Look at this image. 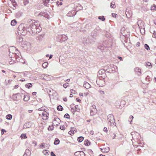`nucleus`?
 Returning a JSON list of instances; mask_svg holds the SVG:
<instances>
[{"mask_svg": "<svg viewBox=\"0 0 156 156\" xmlns=\"http://www.w3.org/2000/svg\"><path fill=\"white\" fill-rule=\"evenodd\" d=\"M30 32L31 34L35 35L37 33H39L41 30L40 27V24L38 21L34 22L29 24Z\"/></svg>", "mask_w": 156, "mask_h": 156, "instance_id": "f257e3e1", "label": "nucleus"}, {"mask_svg": "<svg viewBox=\"0 0 156 156\" xmlns=\"http://www.w3.org/2000/svg\"><path fill=\"white\" fill-rule=\"evenodd\" d=\"M30 25L29 24H21L18 27L19 33L23 35L26 34L27 31L30 32Z\"/></svg>", "mask_w": 156, "mask_h": 156, "instance_id": "f03ea898", "label": "nucleus"}, {"mask_svg": "<svg viewBox=\"0 0 156 156\" xmlns=\"http://www.w3.org/2000/svg\"><path fill=\"white\" fill-rule=\"evenodd\" d=\"M90 115L93 116L95 115L97 113V109L96 106L93 105L90 107Z\"/></svg>", "mask_w": 156, "mask_h": 156, "instance_id": "7ed1b4c3", "label": "nucleus"}, {"mask_svg": "<svg viewBox=\"0 0 156 156\" xmlns=\"http://www.w3.org/2000/svg\"><path fill=\"white\" fill-rule=\"evenodd\" d=\"M108 120L110 123L111 125L112 123H113L114 121V119L113 115L112 114H109L108 116Z\"/></svg>", "mask_w": 156, "mask_h": 156, "instance_id": "20e7f679", "label": "nucleus"}, {"mask_svg": "<svg viewBox=\"0 0 156 156\" xmlns=\"http://www.w3.org/2000/svg\"><path fill=\"white\" fill-rule=\"evenodd\" d=\"M89 39L88 38V37H84L82 39V43L85 45H88L89 44Z\"/></svg>", "mask_w": 156, "mask_h": 156, "instance_id": "39448f33", "label": "nucleus"}, {"mask_svg": "<svg viewBox=\"0 0 156 156\" xmlns=\"http://www.w3.org/2000/svg\"><path fill=\"white\" fill-rule=\"evenodd\" d=\"M49 114L46 112H43L42 113V117L44 120H46L48 118Z\"/></svg>", "mask_w": 156, "mask_h": 156, "instance_id": "423d86ee", "label": "nucleus"}, {"mask_svg": "<svg viewBox=\"0 0 156 156\" xmlns=\"http://www.w3.org/2000/svg\"><path fill=\"white\" fill-rule=\"evenodd\" d=\"M38 16H43L45 18H47L48 19L49 18V16L48 14L46 12H42L39 13Z\"/></svg>", "mask_w": 156, "mask_h": 156, "instance_id": "0eeeda50", "label": "nucleus"}, {"mask_svg": "<svg viewBox=\"0 0 156 156\" xmlns=\"http://www.w3.org/2000/svg\"><path fill=\"white\" fill-rule=\"evenodd\" d=\"M38 16H43L45 18H47L48 19L49 18V16L48 14L46 12H42L39 13Z\"/></svg>", "mask_w": 156, "mask_h": 156, "instance_id": "6e6552de", "label": "nucleus"}, {"mask_svg": "<svg viewBox=\"0 0 156 156\" xmlns=\"http://www.w3.org/2000/svg\"><path fill=\"white\" fill-rule=\"evenodd\" d=\"M76 12L74 10H72L67 13V16L68 17L73 16H75L76 14Z\"/></svg>", "mask_w": 156, "mask_h": 156, "instance_id": "1a4fd4ad", "label": "nucleus"}, {"mask_svg": "<svg viewBox=\"0 0 156 156\" xmlns=\"http://www.w3.org/2000/svg\"><path fill=\"white\" fill-rule=\"evenodd\" d=\"M75 156H84L85 154L83 151H78L74 153Z\"/></svg>", "mask_w": 156, "mask_h": 156, "instance_id": "9d476101", "label": "nucleus"}, {"mask_svg": "<svg viewBox=\"0 0 156 156\" xmlns=\"http://www.w3.org/2000/svg\"><path fill=\"white\" fill-rule=\"evenodd\" d=\"M140 28L141 29H144V25L143 23L141 20H139L137 22Z\"/></svg>", "mask_w": 156, "mask_h": 156, "instance_id": "9b49d317", "label": "nucleus"}, {"mask_svg": "<svg viewBox=\"0 0 156 156\" xmlns=\"http://www.w3.org/2000/svg\"><path fill=\"white\" fill-rule=\"evenodd\" d=\"M49 145L48 144L44 143H42L40 146V148L43 149L44 148H48Z\"/></svg>", "mask_w": 156, "mask_h": 156, "instance_id": "f8f14e48", "label": "nucleus"}, {"mask_svg": "<svg viewBox=\"0 0 156 156\" xmlns=\"http://www.w3.org/2000/svg\"><path fill=\"white\" fill-rule=\"evenodd\" d=\"M100 149L102 152L106 153L108 152L109 151L110 149L108 147L103 148H100Z\"/></svg>", "mask_w": 156, "mask_h": 156, "instance_id": "ddd939ff", "label": "nucleus"}, {"mask_svg": "<svg viewBox=\"0 0 156 156\" xmlns=\"http://www.w3.org/2000/svg\"><path fill=\"white\" fill-rule=\"evenodd\" d=\"M83 86L86 89H89L91 87V85L87 82H85Z\"/></svg>", "mask_w": 156, "mask_h": 156, "instance_id": "4468645a", "label": "nucleus"}, {"mask_svg": "<svg viewBox=\"0 0 156 156\" xmlns=\"http://www.w3.org/2000/svg\"><path fill=\"white\" fill-rule=\"evenodd\" d=\"M98 75H104V77H105V76H106V74L105 73V72L103 70H100L98 71Z\"/></svg>", "mask_w": 156, "mask_h": 156, "instance_id": "2eb2a0df", "label": "nucleus"}, {"mask_svg": "<svg viewBox=\"0 0 156 156\" xmlns=\"http://www.w3.org/2000/svg\"><path fill=\"white\" fill-rule=\"evenodd\" d=\"M29 100V97L28 95H24L23 100L24 101H27Z\"/></svg>", "mask_w": 156, "mask_h": 156, "instance_id": "dca6fc26", "label": "nucleus"}, {"mask_svg": "<svg viewBox=\"0 0 156 156\" xmlns=\"http://www.w3.org/2000/svg\"><path fill=\"white\" fill-rule=\"evenodd\" d=\"M19 94V93H18V94H15L13 95L12 98L14 100H15V101L17 100V96H18Z\"/></svg>", "mask_w": 156, "mask_h": 156, "instance_id": "f3484780", "label": "nucleus"}, {"mask_svg": "<svg viewBox=\"0 0 156 156\" xmlns=\"http://www.w3.org/2000/svg\"><path fill=\"white\" fill-rule=\"evenodd\" d=\"M12 118V116L10 114H9L6 115V118L7 119L9 120H11Z\"/></svg>", "mask_w": 156, "mask_h": 156, "instance_id": "a211bd4d", "label": "nucleus"}, {"mask_svg": "<svg viewBox=\"0 0 156 156\" xmlns=\"http://www.w3.org/2000/svg\"><path fill=\"white\" fill-rule=\"evenodd\" d=\"M59 140L57 138H56L54 142V144L55 145H58L59 143Z\"/></svg>", "mask_w": 156, "mask_h": 156, "instance_id": "6ab92c4d", "label": "nucleus"}, {"mask_svg": "<svg viewBox=\"0 0 156 156\" xmlns=\"http://www.w3.org/2000/svg\"><path fill=\"white\" fill-rule=\"evenodd\" d=\"M84 139L83 137V136H80L77 139L78 141L80 142H81Z\"/></svg>", "mask_w": 156, "mask_h": 156, "instance_id": "aec40b11", "label": "nucleus"}, {"mask_svg": "<svg viewBox=\"0 0 156 156\" xmlns=\"http://www.w3.org/2000/svg\"><path fill=\"white\" fill-rule=\"evenodd\" d=\"M49 0H43L44 5L47 6L48 5V3L49 2Z\"/></svg>", "mask_w": 156, "mask_h": 156, "instance_id": "412c9836", "label": "nucleus"}, {"mask_svg": "<svg viewBox=\"0 0 156 156\" xmlns=\"http://www.w3.org/2000/svg\"><path fill=\"white\" fill-rule=\"evenodd\" d=\"M20 137L22 138L26 139L27 138L26 134L25 133H23L20 136Z\"/></svg>", "mask_w": 156, "mask_h": 156, "instance_id": "4be33fe9", "label": "nucleus"}, {"mask_svg": "<svg viewBox=\"0 0 156 156\" xmlns=\"http://www.w3.org/2000/svg\"><path fill=\"white\" fill-rule=\"evenodd\" d=\"M115 5L114 2H112L111 3L110 7L112 8H115Z\"/></svg>", "mask_w": 156, "mask_h": 156, "instance_id": "5701e85b", "label": "nucleus"}, {"mask_svg": "<svg viewBox=\"0 0 156 156\" xmlns=\"http://www.w3.org/2000/svg\"><path fill=\"white\" fill-rule=\"evenodd\" d=\"M16 20H13L11 21V25L12 26H15V25L16 24Z\"/></svg>", "mask_w": 156, "mask_h": 156, "instance_id": "b1692460", "label": "nucleus"}, {"mask_svg": "<svg viewBox=\"0 0 156 156\" xmlns=\"http://www.w3.org/2000/svg\"><path fill=\"white\" fill-rule=\"evenodd\" d=\"M48 63L47 62H44L42 64V66L43 68H45L47 67Z\"/></svg>", "mask_w": 156, "mask_h": 156, "instance_id": "393cba45", "label": "nucleus"}, {"mask_svg": "<svg viewBox=\"0 0 156 156\" xmlns=\"http://www.w3.org/2000/svg\"><path fill=\"white\" fill-rule=\"evenodd\" d=\"M99 19L101 20L102 21H104L105 20V18L104 16H99L98 17Z\"/></svg>", "mask_w": 156, "mask_h": 156, "instance_id": "a878e982", "label": "nucleus"}, {"mask_svg": "<svg viewBox=\"0 0 156 156\" xmlns=\"http://www.w3.org/2000/svg\"><path fill=\"white\" fill-rule=\"evenodd\" d=\"M72 130L73 131V134L75 132L76 133L77 132V129L74 127H71Z\"/></svg>", "mask_w": 156, "mask_h": 156, "instance_id": "bb28decb", "label": "nucleus"}, {"mask_svg": "<svg viewBox=\"0 0 156 156\" xmlns=\"http://www.w3.org/2000/svg\"><path fill=\"white\" fill-rule=\"evenodd\" d=\"M25 86L26 87L29 88L32 87V84L31 83H29L28 84H26Z\"/></svg>", "mask_w": 156, "mask_h": 156, "instance_id": "cd10ccee", "label": "nucleus"}, {"mask_svg": "<svg viewBox=\"0 0 156 156\" xmlns=\"http://www.w3.org/2000/svg\"><path fill=\"white\" fill-rule=\"evenodd\" d=\"M62 107L60 105L58 106L57 107V109L58 111H61L62 110Z\"/></svg>", "mask_w": 156, "mask_h": 156, "instance_id": "c85d7f7f", "label": "nucleus"}, {"mask_svg": "<svg viewBox=\"0 0 156 156\" xmlns=\"http://www.w3.org/2000/svg\"><path fill=\"white\" fill-rule=\"evenodd\" d=\"M95 42V41L94 40H92L91 39H89V44H93Z\"/></svg>", "mask_w": 156, "mask_h": 156, "instance_id": "c756f323", "label": "nucleus"}, {"mask_svg": "<svg viewBox=\"0 0 156 156\" xmlns=\"http://www.w3.org/2000/svg\"><path fill=\"white\" fill-rule=\"evenodd\" d=\"M100 81L103 82L102 80H99L98 81L96 80V83L98 85H99V86H102L103 85L102 84L98 83H99Z\"/></svg>", "mask_w": 156, "mask_h": 156, "instance_id": "7c9ffc66", "label": "nucleus"}, {"mask_svg": "<svg viewBox=\"0 0 156 156\" xmlns=\"http://www.w3.org/2000/svg\"><path fill=\"white\" fill-rule=\"evenodd\" d=\"M84 144L85 145L88 146L90 144V142L89 141L87 140L86 141H85Z\"/></svg>", "mask_w": 156, "mask_h": 156, "instance_id": "2f4dec72", "label": "nucleus"}, {"mask_svg": "<svg viewBox=\"0 0 156 156\" xmlns=\"http://www.w3.org/2000/svg\"><path fill=\"white\" fill-rule=\"evenodd\" d=\"M144 47L147 50H150L149 47L147 44H145V45H144Z\"/></svg>", "mask_w": 156, "mask_h": 156, "instance_id": "473e14b6", "label": "nucleus"}, {"mask_svg": "<svg viewBox=\"0 0 156 156\" xmlns=\"http://www.w3.org/2000/svg\"><path fill=\"white\" fill-rule=\"evenodd\" d=\"M64 117L65 118H67V119H69L70 118V116H69V115L67 113H66L65 115L64 116Z\"/></svg>", "mask_w": 156, "mask_h": 156, "instance_id": "72a5a7b5", "label": "nucleus"}, {"mask_svg": "<svg viewBox=\"0 0 156 156\" xmlns=\"http://www.w3.org/2000/svg\"><path fill=\"white\" fill-rule=\"evenodd\" d=\"M24 4L25 5L29 3V0H24Z\"/></svg>", "mask_w": 156, "mask_h": 156, "instance_id": "f704fd0d", "label": "nucleus"}, {"mask_svg": "<svg viewBox=\"0 0 156 156\" xmlns=\"http://www.w3.org/2000/svg\"><path fill=\"white\" fill-rule=\"evenodd\" d=\"M146 65L148 66H151V67H152L151 64V63L147 62L146 63Z\"/></svg>", "mask_w": 156, "mask_h": 156, "instance_id": "c9c22d12", "label": "nucleus"}, {"mask_svg": "<svg viewBox=\"0 0 156 156\" xmlns=\"http://www.w3.org/2000/svg\"><path fill=\"white\" fill-rule=\"evenodd\" d=\"M43 153L45 155H49L48 152L46 150H44L43 152Z\"/></svg>", "mask_w": 156, "mask_h": 156, "instance_id": "e433bc0d", "label": "nucleus"}, {"mask_svg": "<svg viewBox=\"0 0 156 156\" xmlns=\"http://www.w3.org/2000/svg\"><path fill=\"white\" fill-rule=\"evenodd\" d=\"M135 71L136 72L140 73L141 70L138 68H136L135 69Z\"/></svg>", "mask_w": 156, "mask_h": 156, "instance_id": "4c0bfd02", "label": "nucleus"}, {"mask_svg": "<svg viewBox=\"0 0 156 156\" xmlns=\"http://www.w3.org/2000/svg\"><path fill=\"white\" fill-rule=\"evenodd\" d=\"M135 71L136 72L140 73L141 70L138 68H136L135 69Z\"/></svg>", "mask_w": 156, "mask_h": 156, "instance_id": "58836bf2", "label": "nucleus"}, {"mask_svg": "<svg viewBox=\"0 0 156 156\" xmlns=\"http://www.w3.org/2000/svg\"><path fill=\"white\" fill-rule=\"evenodd\" d=\"M111 136L112 137V138L113 139H115L116 136V134L114 133L112 134L111 135Z\"/></svg>", "mask_w": 156, "mask_h": 156, "instance_id": "ea45409f", "label": "nucleus"}, {"mask_svg": "<svg viewBox=\"0 0 156 156\" xmlns=\"http://www.w3.org/2000/svg\"><path fill=\"white\" fill-rule=\"evenodd\" d=\"M60 129L62 130H64L65 129V127L64 125L61 126L60 127Z\"/></svg>", "mask_w": 156, "mask_h": 156, "instance_id": "a19ab883", "label": "nucleus"}, {"mask_svg": "<svg viewBox=\"0 0 156 156\" xmlns=\"http://www.w3.org/2000/svg\"><path fill=\"white\" fill-rule=\"evenodd\" d=\"M68 85H69L68 83H67V84L65 83L63 85V87L64 88H66L68 86Z\"/></svg>", "mask_w": 156, "mask_h": 156, "instance_id": "79ce46f5", "label": "nucleus"}, {"mask_svg": "<svg viewBox=\"0 0 156 156\" xmlns=\"http://www.w3.org/2000/svg\"><path fill=\"white\" fill-rule=\"evenodd\" d=\"M100 30V29L99 27H96V28H95V31H96L97 30L99 31Z\"/></svg>", "mask_w": 156, "mask_h": 156, "instance_id": "37998d69", "label": "nucleus"}, {"mask_svg": "<svg viewBox=\"0 0 156 156\" xmlns=\"http://www.w3.org/2000/svg\"><path fill=\"white\" fill-rule=\"evenodd\" d=\"M112 16L114 17H116V16H117V15L115 13H112Z\"/></svg>", "mask_w": 156, "mask_h": 156, "instance_id": "c03bdc74", "label": "nucleus"}, {"mask_svg": "<svg viewBox=\"0 0 156 156\" xmlns=\"http://www.w3.org/2000/svg\"><path fill=\"white\" fill-rule=\"evenodd\" d=\"M44 110H45V109L43 108H39L38 109V110L41 111H44Z\"/></svg>", "mask_w": 156, "mask_h": 156, "instance_id": "a18cd8bd", "label": "nucleus"}, {"mask_svg": "<svg viewBox=\"0 0 156 156\" xmlns=\"http://www.w3.org/2000/svg\"><path fill=\"white\" fill-rule=\"evenodd\" d=\"M99 92H100V93L102 94H105V92L104 91L101 90H99Z\"/></svg>", "mask_w": 156, "mask_h": 156, "instance_id": "49530a36", "label": "nucleus"}, {"mask_svg": "<svg viewBox=\"0 0 156 156\" xmlns=\"http://www.w3.org/2000/svg\"><path fill=\"white\" fill-rule=\"evenodd\" d=\"M103 130L105 132H107L108 131L107 128L106 127H105L103 129Z\"/></svg>", "mask_w": 156, "mask_h": 156, "instance_id": "de8ad7c7", "label": "nucleus"}, {"mask_svg": "<svg viewBox=\"0 0 156 156\" xmlns=\"http://www.w3.org/2000/svg\"><path fill=\"white\" fill-rule=\"evenodd\" d=\"M151 9L153 10H156V5H154V6L151 7Z\"/></svg>", "mask_w": 156, "mask_h": 156, "instance_id": "09e8293b", "label": "nucleus"}, {"mask_svg": "<svg viewBox=\"0 0 156 156\" xmlns=\"http://www.w3.org/2000/svg\"><path fill=\"white\" fill-rule=\"evenodd\" d=\"M51 156H56L54 153L52 152H51Z\"/></svg>", "mask_w": 156, "mask_h": 156, "instance_id": "8fccbe9b", "label": "nucleus"}, {"mask_svg": "<svg viewBox=\"0 0 156 156\" xmlns=\"http://www.w3.org/2000/svg\"><path fill=\"white\" fill-rule=\"evenodd\" d=\"M4 132H6L5 130L4 129H2L1 130V133L2 134H3L4 133Z\"/></svg>", "mask_w": 156, "mask_h": 156, "instance_id": "3c124183", "label": "nucleus"}, {"mask_svg": "<svg viewBox=\"0 0 156 156\" xmlns=\"http://www.w3.org/2000/svg\"><path fill=\"white\" fill-rule=\"evenodd\" d=\"M53 129V128H51L50 126L48 128V130H52Z\"/></svg>", "mask_w": 156, "mask_h": 156, "instance_id": "603ef678", "label": "nucleus"}, {"mask_svg": "<svg viewBox=\"0 0 156 156\" xmlns=\"http://www.w3.org/2000/svg\"><path fill=\"white\" fill-rule=\"evenodd\" d=\"M68 133L69 134H70V135H71L72 134H73V131L72 130V129Z\"/></svg>", "mask_w": 156, "mask_h": 156, "instance_id": "864d4df0", "label": "nucleus"}, {"mask_svg": "<svg viewBox=\"0 0 156 156\" xmlns=\"http://www.w3.org/2000/svg\"><path fill=\"white\" fill-rule=\"evenodd\" d=\"M71 92L73 94H75V91L73 90H70Z\"/></svg>", "mask_w": 156, "mask_h": 156, "instance_id": "5fc2aeb1", "label": "nucleus"}, {"mask_svg": "<svg viewBox=\"0 0 156 156\" xmlns=\"http://www.w3.org/2000/svg\"><path fill=\"white\" fill-rule=\"evenodd\" d=\"M33 144H34V146H36V145H37V142H36L34 141V142H33Z\"/></svg>", "mask_w": 156, "mask_h": 156, "instance_id": "6e6d98bb", "label": "nucleus"}, {"mask_svg": "<svg viewBox=\"0 0 156 156\" xmlns=\"http://www.w3.org/2000/svg\"><path fill=\"white\" fill-rule=\"evenodd\" d=\"M140 45V43L139 42H137L136 44V46H137L139 47Z\"/></svg>", "mask_w": 156, "mask_h": 156, "instance_id": "4d7b16f0", "label": "nucleus"}, {"mask_svg": "<svg viewBox=\"0 0 156 156\" xmlns=\"http://www.w3.org/2000/svg\"><path fill=\"white\" fill-rule=\"evenodd\" d=\"M18 87V86L17 85H16L14 87V89H16Z\"/></svg>", "mask_w": 156, "mask_h": 156, "instance_id": "13d9d810", "label": "nucleus"}, {"mask_svg": "<svg viewBox=\"0 0 156 156\" xmlns=\"http://www.w3.org/2000/svg\"><path fill=\"white\" fill-rule=\"evenodd\" d=\"M63 101H67V99L66 98H63Z\"/></svg>", "mask_w": 156, "mask_h": 156, "instance_id": "bf43d9fd", "label": "nucleus"}, {"mask_svg": "<svg viewBox=\"0 0 156 156\" xmlns=\"http://www.w3.org/2000/svg\"><path fill=\"white\" fill-rule=\"evenodd\" d=\"M133 116L132 115H130L129 117V119H132V120L133 119Z\"/></svg>", "mask_w": 156, "mask_h": 156, "instance_id": "052dcab7", "label": "nucleus"}, {"mask_svg": "<svg viewBox=\"0 0 156 156\" xmlns=\"http://www.w3.org/2000/svg\"><path fill=\"white\" fill-rule=\"evenodd\" d=\"M76 99L77 101H78V102H80V101H81L80 100V99H79V98H76Z\"/></svg>", "mask_w": 156, "mask_h": 156, "instance_id": "680f3d73", "label": "nucleus"}, {"mask_svg": "<svg viewBox=\"0 0 156 156\" xmlns=\"http://www.w3.org/2000/svg\"><path fill=\"white\" fill-rule=\"evenodd\" d=\"M90 134L93 135L94 134V132L93 131H90Z\"/></svg>", "mask_w": 156, "mask_h": 156, "instance_id": "e2e57ef3", "label": "nucleus"}, {"mask_svg": "<svg viewBox=\"0 0 156 156\" xmlns=\"http://www.w3.org/2000/svg\"><path fill=\"white\" fill-rule=\"evenodd\" d=\"M70 79H67V80H65V82H66V81H67L68 82H69L70 81Z\"/></svg>", "mask_w": 156, "mask_h": 156, "instance_id": "0e129e2a", "label": "nucleus"}, {"mask_svg": "<svg viewBox=\"0 0 156 156\" xmlns=\"http://www.w3.org/2000/svg\"><path fill=\"white\" fill-rule=\"evenodd\" d=\"M118 58L119 59H120V60H122V57H121L119 56V57H118Z\"/></svg>", "mask_w": 156, "mask_h": 156, "instance_id": "69168bd1", "label": "nucleus"}, {"mask_svg": "<svg viewBox=\"0 0 156 156\" xmlns=\"http://www.w3.org/2000/svg\"><path fill=\"white\" fill-rule=\"evenodd\" d=\"M149 79V76H147L146 78V80L147 81V80Z\"/></svg>", "mask_w": 156, "mask_h": 156, "instance_id": "338daca9", "label": "nucleus"}, {"mask_svg": "<svg viewBox=\"0 0 156 156\" xmlns=\"http://www.w3.org/2000/svg\"><path fill=\"white\" fill-rule=\"evenodd\" d=\"M23 156H28V155H27L26 152H25Z\"/></svg>", "mask_w": 156, "mask_h": 156, "instance_id": "774afa93", "label": "nucleus"}]
</instances>
